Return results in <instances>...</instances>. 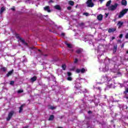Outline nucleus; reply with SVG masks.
Masks as SVG:
<instances>
[{"instance_id": "obj_34", "label": "nucleus", "mask_w": 128, "mask_h": 128, "mask_svg": "<svg viewBox=\"0 0 128 128\" xmlns=\"http://www.w3.org/2000/svg\"><path fill=\"white\" fill-rule=\"evenodd\" d=\"M124 92H125V93H126V92H128V88H127L126 89V90H125Z\"/></svg>"}, {"instance_id": "obj_44", "label": "nucleus", "mask_w": 128, "mask_h": 128, "mask_svg": "<svg viewBox=\"0 0 128 128\" xmlns=\"http://www.w3.org/2000/svg\"><path fill=\"white\" fill-rule=\"evenodd\" d=\"M62 36H64V34L62 33Z\"/></svg>"}, {"instance_id": "obj_3", "label": "nucleus", "mask_w": 128, "mask_h": 128, "mask_svg": "<svg viewBox=\"0 0 128 128\" xmlns=\"http://www.w3.org/2000/svg\"><path fill=\"white\" fill-rule=\"evenodd\" d=\"M118 4H116L114 5L110 6L108 7V10H114L118 8Z\"/></svg>"}, {"instance_id": "obj_20", "label": "nucleus", "mask_w": 128, "mask_h": 128, "mask_svg": "<svg viewBox=\"0 0 128 128\" xmlns=\"http://www.w3.org/2000/svg\"><path fill=\"white\" fill-rule=\"evenodd\" d=\"M66 44L68 48H72V44H68V43H66Z\"/></svg>"}, {"instance_id": "obj_15", "label": "nucleus", "mask_w": 128, "mask_h": 128, "mask_svg": "<svg viewBox=\"0 0 128 128\" xmlns=\"http://www.w3.org/2000/svg\"><path fill=\"white\" fill-rule=\"evenodd\" d=\"M110 4H112V0H109L107 2L106 4V6H110Z\"/></svg>"}, {"instance_id": "obj_6", "label": "nucleus", "mask_w": 128, "mask_h": 128, "mask_svg": "<svg viewBox=\"0 0 128 128\" xmlns=\"http://www.w3.org/2000/svg\"><path fill=\"white\" fill-rule=\"evenodd\" d=\"M104 18V16L102 14H100L97 16V18L98 20H102V18Z\"/></svg>"}, {"instance_id": "obj_12", "label": "nucleus", "mask_w": 128, "mask_h": 128, "mask_svg": "<svg viewBox=\"0 0 128 128\" xmlns=\"http://www.w3.org/2000/svg\"><path fill=\"white\" fill-rule=\"evenodd\" d=\"M123 24H124V22H119L118 24V28H120L122 26Z\"/></svg>"}, {"instance_id": "obj_10", "label": "nucleus", "mask_w": 128, "mask_h": 128, "mask_svg": "<svg viewBox=\"0 0 128 128\" xmlns=\"http://www.w3.org/2000/svg\"><path fill=\"white\" fill-rule=\"evenodd\" d=\"M122 6H126V4H128V2H126V0H122Z\"/></svg>"}, {"instance_id": "obj_32", "label": "nucleus", "mask_w": 128, "mask_h": 128, "mask_svg": "<svg viewBox=\"0 0 128 128\" xmlns=\"http://www.w3.org/2000/svg\"><path fill=\"white\" fill-rule=\"evenodd\" d=\"M14 84V81H11L10 82V84Z\"/></svg>"}, {"instance_id": "obj_36", "label": "nucleus", "mask_w": 128, "mask_h": 128, "mask_svg": "<svg viewBox=\"0 0 128 128\" xmlns=\"http://www.w3.org/2000/svg\"><path fill=\"white\" fill-rule=\"evenodd\" d=\"M124 44H122L121 48H124Z\"/></svg>"}, {"instance_id": "obj_37", "label": "nucleus", "mask_w": 128, "mask_h": 128, "mask_svg": "<svg viewBox=\"0 0 128 128\" xmlns=\"http://www.w3.org/2000/svg\"><path fill=\"white\" fill-rule=\"evenodd\" d=\"M11 10H14V8H12Z\"/></svg>"}, {"instance_id": "obj_2", "label": "nucleus", "mask_w": 128, "mask_h": 128, "mask_svg": "<svg viewBox=\"0 0 128 128\" xmlns=\"http://www.w3.org/2000/svg\"><path fill=\"white\" fill-rule=\"evenodd\" d=\"M86 4L88 8H92L94 6L92 2V0H88L86 2Z\"/></svg>"}, {"instance_id": "obj_31", "label": "nucleus", "mask_w": 128, "mask_h": 128, "mask_svg": "<svg viewBox=\"0 0 128 128\" xmlns=\"http://www.w3.org/2000/svg\"><path fill=\"white\" fill-rule=\"evenodd\" d=\"M74 64H76L78 62V59H75L74 61Z\"/></svg>"}, {"instance_id": "obj_41", "label": "nucleus", "mask_w": 128, "mask_h": 128, "mask_svg": "<svg viewBox=\"0 0 128 128\" xmlns=\"http://www.w3.org/2000/svg\"><path fill=\"white\" fill-rule=\"evenodd\" d=\"M103 72H108V70H103Z\"/></svg>"}, {"instance_id": "obj_23", "label": "nucleus", "mask_w": 128, "mask_h": 128, "mask_svg": "<svg viewBox=\"0 0 128 128\" xmlns=\"http://www.w3.org/2000/svg\"><path fill=\"white\" fill-rule=\"evenodd\" d=\"M18 94H22V92H24V90H20L18 91Z\"/></svg>"}, {"instance_id": "obj_35", "label": "nucleus", "mask_w": 128, "mask_h": 128, "mask_svg": "<svg viewBox=\"0 0 128 128\" xmlns=\"http://www.w3.org/2000/svg\"><path fill=\"white\" fill-rule=\"evenodd\" d=\"M104 0H99V1H100V2H104Z\"/></svg>"}, {"instance_id": "obj_25", "label": "nucleus", "mask_w": 128, "mask_h": 128, "mask_svg": "<svg viewBox=\"0 0 128 128\" xmlns=\"http://www.w3.org/2000/svg\"><path fill=\"white\" fill-rule=\"evenodd\" d=\"M50 110H56V107H54V106H51L50 107Z\"/></svg>"}, {"instance_id": "obj_48", "label": "nucleus", "mask_w": 128, "mask_h": 128, "mask_svg": "<svg viewBox=\"0 0 128 128\" xmlns=\"http://www.w3.org/2000/svg\"><path fill=\"white\" fill-rule=\"evenodd\" d=\"M127 54H128V50L127 51Z\"/></svg>"}, {"instance_id": "obj_29", "label": "nucleus", "mask_w": 128, "mask_h": 128, "mask_svg": "<svg viewBox=\"0 0 128 128\" xmlns=\"http://www.w3.org/2000/svg\"><path fill=\"white\" fill-rule=\"evenodd\" d=\"M68 10H72V7H70V6H68Z\"/></svg>"}, {"instance_id": "obj_40", "label": "nucleus", "mask_w": 128, "mask_h": 128, "mask_svg": "<svg viewBox=\"0 0 128 128\" xmlns=\"http://www.w3.org/2000/svg\"><path fill=\"white\" fill-rule=\"evenodd\" d=\"M112 40H114V37H112Z\"/></svg>"}, {"instance_id": "obj_43", "label": "nucleus", "mask_w": 128, "mask_h": 128, "mask_svg": "<svg viewBox=\"0 0 128 128\" xmlns=\"http://www.w3.org/2000/svg\"><path fill=\"white\" fill-rule=\"evenodd\" d=\"M98 90H100V88L98 87Z\"/></svg>"}, {"instance_id": "obj_17", "label": "nucleus", "mask_w": 128, "mask_h": 128, "mask_svg": "<svg viewBox=\"0 0 128 128\" xmlns=\"http://www.w3.org/2000/svg\"><path fill=\"white\" fill-rule=\"evenodd\" d=\"M54 115H51L48 119V120H54Z\"/></svg>"}, {"instance_id": "obj_45", "label": "nucleus", "mask_w": 128, "mask_h": 128, "mask_svg": "<svg viewBox=\"0 0 128 128\" xmlns=\"http://www.w3.org/2000/svg\"><path fill=\"white\" fill-rule=\"evenodd\" d=\"M22 42H24V40H22Z\"/></svg>"}, {"instance_id": "obj_30", "label": "nucleus", "mask_w": 128, "mask_h": 128, "mask_svg": "<svg viewBox=\"0 0 128 128\" xmlns=\"http://www.w3.org/2000/svg\"><path fill=\"white\" fill-rule=\"evenodd\" d=\"M122 36H123L122 34H120V36H119V38H122Z\"/></svg>"}, {"instance_id": "obj_8", "label": "nucleus", "mask_w": 128, "mask_h": 128, "mask_svg": "<svg viewBox=\"0 0 128 128\" xmlns=\"http://www.w3.org/2000/svg\"><path fill=\"white\" fill-rule=\"evenodd\" d=\"M44 10H46V12H50V6H46L44 8Z\"/></svg>"}, {"instance_id": "obj_39", "label": "nucleus", "mask_w": 128, "mask_h": 128, "mask_svg": "<svg viewBox=\"0 0 128 128\" xmlns=\"http://www.w3.org/2000/svg\"><path fill=\"white\" fill-rule=\"evenodd\" d=\"M16 38H18V34L16 35Z\"/></svg>"}, {"instance_id": "obj_21", "label": "nucleus", "mask_w": 128, "mask_h": 128, "mask_svg": "<svg viewBox=\"0 0 128 128\" xmlns=\"http://www.w3.org/2000/svg\"><path fill=\"white\" fill-rule=\"evenodd\" d=\"M82 52V49H78V50H76V53H77V54H80V52Z\"/></svg>"}, {"instance_id": "obj_46", "label": "nucleus", "mask_w": 128, "mask_h": 128, "mask_svg": "<svg viewBox=\"0 0 128 128\" xmlns=\"http://www.w3.org/2000/svg\"><path fill=\"white\" fill-rule=\"evenodd\" d=\"M25 44H26V46H27V45H28V44L26 43Z\"/></svg>"}, {"instance_id": "obj_11", "label": "nucleus", "mask_w": 128, "mask_h": 128, "mask_svg": "<svg viewBox=\"0 0 128 128\" xmlns=\"http://www.w3.org/2000/svg\"><path fill=\"white\" fill-rule=\"evenodd\" d=\"M54 8H56V10H60L61 8H60V6L59 5H56L54 6Z\"/></svg>"}, {"instance_id": "obj_33", "label": "nucleus", "mask_w": 128, "mask_h": 128, "mask_svg": "<svg viewBox=\"0 0 128 128\" xmlns=\"http://www.w3.org/2000/svg\"><path fill=\"white\" fill-rule=\"evenodd\" d=\"M51 2H54V1H52V0H50L48 2V4H51Z\"/></svg>"}, {"instance_id": "obj_14", "label": "nucleus", "mask_w": 128, "mask_h": 128, "mask_svg": "<svg viewBox=\"0 0 128 128\" xmlns=\"http://www.w3.org/2000/svg\"><path fill=\"white\" fill-rule=\"evenodd\" d=\"M12 72H14V70H12L10 72H9L7 74H6V76H10L12 75Z\"/></svg>"}, {"instance_id": "obj_27", "label": "nucleus", "mask_w": 128, "mask_h": 128, "mask_svg": "<svg viewBox=\"0 0 128 128\" xmlns=\"http://www.w3.org/2000/svg\"><path fill=\"white\" fill-rule=\"evenodd\" d=\"M84 16H88V13L84 12Z\"/></svg>"}, {"instance_id": "obj_22", "label": "nucleus", "mask_w": 128, "mask_h": 128, "mask_svg": "<svg viewBox=\"0 0 128 128\" xmlns=\"http://www.w3.org/2000/svg\"><path fill=\"white\" fill-rule=\"evenodd\" d=\"M66 64H63V65H62V68H63V70H66Z\"/></svg>"}, {"instance_id": "obj_47", "label": "nucleus", "mask_w": 128, "mask_h": 128, "mask_svg": "<svg viewBox=\"0 0 128 128\" xmlns=\"http://www.w3.org/2000/svg\"><path fill=\"white\" fill-rule=\"evenodd\" d=\"M96 0H93V2H96Z\"/></svg>"}, {"instance_id": "obj_38", "label": "nucleus", "mask_w": 128, "mask_h": 128, "mask_svg": "<svg viewBox=\"0 0 128 128\" xmlns=\"http://www.w3.org/2000/svg\"><path fill=\"white\" fill-rule=\"evenodd\" d=\"M106 14V18H108V14Z\"/></svg>"}, {"instance_id": "obj_9", "label": "nucleus", "mask_w": 128, "mask_h": 128, "mask_svg": "<svg viewBox=\"0 0 128 128\" xmlns=\"http://www.w3.org/2000/svg\"><path fill=\"white\" fill-rule=\"evenodd\" d=\"M116 29L115 28H110L108 30V32H116Z\"/></svg>"}, {"instance_id": "obj_49", "label": "nucleus", "mask_w": 128, "mask_h": 128, "mask_svg": "<svg viewBox=\"0 0 128 128\" xmlns=\"http://www.w3.org/2000/svg\"><path fill=\"white\" fill-rule=\"evenodd\" d=\"M20 40H22V38H20Z\"/></svg>"}, {"instance_id": "obj_4", "label": "nucleus", "mask_w": 128, "mask_h": 128, "mask_svg": "<svg viewBox=\"0 0 128 128\" xmlns=\"http://www.w3.org/2000/svg\"><path fill=\"white\" fill-rule=\"evenodd\" d=\"M88 70L86 68H82L81 70L80 69H76V72H78V74L81 72V74H84V72H86Z\"/></svg>"}, {"instance_id": "obj_28", "label": "nucleus", "mask_w": 128, "mask_h": 128, "mask_svg": "<svg viewBox=\"0 0 128 128\" xmlns=\"http://www.w3.org/2000/svg\"><path fill=\"white\" fill-rule=\"evenodd\" d=\"M67 74H68V76H72V73L70 72H68Z\"/></svg>"}, {"instance_id": "obj_5", "label": "nucleus", "mask_w": 128, "mask_h": 128, "mask_svg": "<svg viewBox=\"0 0 128 128\" xmlns=\"http://www.w3.org/2000/svg\"><path fill=\"white\" fill-rule=\"evenodd\" d=\"M14 114V111L10 112V113L8 114L6 120H10L12 118V115Z\"/></svg>"}, {"instance_id": "obj_24", "label": "nucleus", "mask_w": 128, "mask_h": 128, "mask_svg": "<svg viewBox=\"0 0 128 128\" xmlns=\"http://www.w3.org/2000/svg\"><path fill=\"white\" fill-rule=\"evenodd\" d=\"M1 70L3 71V72H6V68L3 67L1 68Z\"/></svg>"}, {"instance_id": "obj_26", "label": "nucleus", "mask_w": 128, "mask_h": 128, "mask_svg": "<svg viewBox=\"0 0 128 128\" xmlns=\"http://www.w3.org/2000/svg\"><path fill=\"white\" fill-rule=\"evenodd\" d=\"M68 80H72V77L69 76L67 78Z\"/></svg>"}, {"instance_id": "obj_16", "label": "nucleus", "mask_w": 128, "mask_h": 128, "mask_svg": "<svg viewBox=\"0 0 128 128\" xmlns=\"http://www.w3.org/2000/svg\"><path fill=\"white\" fill-rule=\"evenodd\" d=\"M4 10H6V8H4V7H2L0 9V14L3 13Z\"/></svg>"}, {"instance_id": "obj_13", "label": "nucleus", "mask_w": 128, "mask_h": 128, "mask_svg": "<svg viewBox=\"0 0 128 128\" xmlns=\"http://www.w3.org/2000/svg\"><path fill=\"white\" fill-rule=\"evenodd\" d=\"M24 106H26L24 104H22L19 110V112L20 113L22 112V108H24Z\"/></svg>"}, {"instance_id": "obj_19", "label": "nucleus", "mask_w": 128, "mask_h": 128, "mask_svg": "<svg viewBox=\"0 0 128 128\" xmlns=\"http://www.w3.org/2000/svg\"><path fill=\"white\" fill-rule=\"evenodd\" d=\"M31 80H32V82H36V77L34 76V77L31 78Z\"/></svg>"}, {"instance_id": "obj_7", "label": "nucleus", "mask_w": 128, "mask_h": 128, "mask_svg": "<svg viewBox=\"0 0 128 128\" xmlns=\"http://www.w3.org/2000/svg\"><path fill=\"white\" fill-rule=\"evenodd\" d=\"M102 82H107L108 78L106 77V76L102 77Z\"/></svg>"}, {"instance_id": "obj_18", "label": "nucleus", "mask_w": 128, "mask_h": 128, "mask_svg": "<svg viewBox=\"0 0 128 128\" xmlns=\"http://www.w3.org/2000/svg\"><path fill=\"white\" fill-rule=\"evenodd\" d=\"M68 4H70V6H74V2L72 0L69 1Z\"/></svg>"}, {"instance_id": "obj_1", "label": "nucleus", "mask_w": 128, "mask_h": 128, "mask_svg": "<svg viewBox=\"0 0 128 128\" xmlns=\"http://www.w3.org/2000/svg\"><path fill=\"white\" fill-rule=\"evenodd\" d=\"M128 9H124V10H122V12H120V14H119L118 16V18H122V16H124V14H126L128 12Z\"/></svg>"}, {"instance_id": "obj_42", "label": "nucleus", "mask_w": 128, "mask_h": 128, "mask_svg": "<svg viewBox=\"0 0 128 128\" xmlns=\"http://www.w3.org/2000/svg\"><path fill=\"white\" fill-rule=\"evenodd\" d=\"M91 112H92V111H89L88 112V114H91Z\"/></svg>"}]
</instances>
